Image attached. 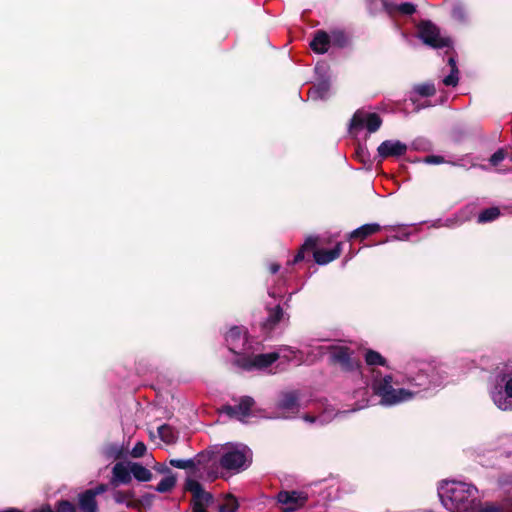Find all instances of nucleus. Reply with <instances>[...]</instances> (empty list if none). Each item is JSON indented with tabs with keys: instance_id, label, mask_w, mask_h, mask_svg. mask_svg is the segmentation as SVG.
I'll return each instance as SVG.
<instances>
[{
	"instance_id": "f257e3e1",
	"label": "nucleus",
	"mask_w": 512,
	"mask_h": 512,
	"mask_svg": "<svg viewBox=\"0 0 512 512\" xmlns=\"http://www.w3.org/2000/svg\"><path fill=\"white\" fill-rule=\"evenodd\" d=\"M477 489L464 482L444 481L438 489L442 504L451 512H464L474 501Z\"/></svg>"
},
{
	"instance_id": "f03ea898",
	"label": "nucleus",
	"mask_w": 512,
	"mask_h": 512,
	"mask_svg": "<svg viewBox=\"0 0 512 512\" xmlns=\"http://www.w3.org/2000/svg\"><path fill=\"white\" fill-rule=\"evenodd\" d=\"M251 461V452L243 444H226L222 447L221 466L226 470L245 469Z\"/></svg>"
},
{
	"instance_id": "7ed1b4c3",
	"label": "nucleus",
	"mask_w": 512,
	"mask_h": 512,
	"mask_svg": "<svg viewBox=\"0 0 512 512\" xmlns=\"http://www.w3.org/2000/svg\"><path fill=\"white\" fill-rule=\"evenodd\" d=\"M373 389L381 397V402L386 405H394L411 399L415 392L406 389H395L392 386L390 376L376 380Z\"/></svg>"
},
{
	"instance_id": "20e7f679",
	"label": "nucleus",
	"mask_w": 512,
	"mask_h": 512,
	"mask_svg": "<svg viewBox=\"0 0 512 512\" xmlns=\"http://www.w3.org/2000/svg\"><path fill=\"white\" fill-rule=\"evenodd\" d=\"M418 34L425 44L434 48L447 47L450 44L449 39L442 37L438 28L429 21H422L419 24Z\"/></svg>"
},
{
	"instance_id": "39448f33",
	"label": "nucleus",
	"mask_w": 512,
	"mask_h": 512,
	"mask_svg": "<svg viewBox=\"0 0 512 512\" xmlns=\"http://www.w3.org/2000/svg\"><path fill=\"white\" fill-rule=\"evenodd\" d=\"M186 489L192 493V512H207L206 507L212 502V495L203 490L201 484L194 479H187Z\"/></svg>"
},
{
	"instance_id": "423d86ee",
	"label": "nucleus",
	"mask_w": 512,
	"mask_h": 512,
	"mask_svg": "<svg viewBox=\"0 0 512 512\" xmlns=\"http://www.w3.org/2000/svg\"><path fill=\"white\" fill-rule=\"evenodd\" d=\"M278 358L279 354L272 352L255 356H242L237 359L236 363L245 370H261L269 367Z\"/></svg>"
},
{
	"instance_id": "0eeeda50",
	"label": "nucleus",
	"mask_w": 512,
	"mask_h": 512,
	"mask_svg": "<svg viewBox=\"0 0 512 512\" xmlns=\"http://www.w3.org/2000/svg\"><path fill=\"white\" fill-rule=\"evenodd\" d=\"M381 119L376 113H368L363 110H358L350 124V131L366 128L369 132H375L381 126Z\"/></svg>"
},
{
	"instance_id": "6e6552de",
	"label": "nucleus",
	"mask_w": 512,
	"mask_h": 512,
	"mask_svg": "<svg viewBox=\"0 0 512 512\" xmlns=\"http://www.w3.org/2000/svg\"><path fill=\"white\" fill-rule=\"evenodd\" d=\"M226 342L229 349L235 353L240 354L246 351L247 335L246 331L240 327H233L230 329L226 336Z\"/></svg>"
},
{
	"instance_id": "1a4fd4ad",
	"label": "nucleus",
	"mask_w": 512,
	"mask_h": 512,
	"mask_svg": "<svg viewBox=\"0 0 512 512\" xmlns=\"http://www.w3.org/2000/svg\"><path fill=\"white\" fill-rule=\"evenodd\" d=\"M132 481L131 462H118L112 468L111 485L117 487L121 484H129Z\"/></svg>"
},
{
	"instance_id": "9d476101",
	"label": "nucleus",
	"mask_w": 512,
	"mask_h": 512,
	"mask_svg": "<svg viewBox=\"0 0 512 512\" xmlns=\"http://www.w3.org/2000/svg\"><path fill=\"white\" fill-rule=\"evenodd\" d=\"M377 151L382 158L399 157L406 153L407 146L398 140H387L379 145Z\"/></svg>"
},
{
	"instance_id": "9b49d317",
	"label": "nucleus",
	"mask_w": 512,
	"mask_h": 512,
	"mask_svg": "<svg viewBox=\"0 0 512 512\" xmlns=\"http://www.w3.org/2000/svg\"><path fill=\"white\" fill-rule=\"evenodd\" d=\"M329 352L332 360L335 363H338L342 368L350 370L353 369L358 364L351 360L349 349L342 346L337 347H329Z\"/></svg>"
},
{
	"instance_id": "f8f14e48",
	"label": "nucleus",
	"mask_w": 512,
	"mask_h": 512,
	"mask_svg": "<svg viewBox=\"0 0 512 512\" xmlns=\"http://www.w3.org/2000/svg\"><path fill=\"white\" fill-rule=\"evenodd\" d=\"M254 404V401L250 397H243L240 400V403L238 406L232 407V406H226L223 408V411L231 416L236 417L240 420H242L244 417L249 415L250 409L252 408Z\"/></svg>"
},
{
	"instance_id": "ddd939ff",
	"label": "nucleus",
	"mask_w": 512,
	"mask_h": 512,
	"mask_svg": "<svg viewBox=\"0 0 512 512\" xmlns=\"http://www.w3.org/2000/svg\"><path fill=\"white\" fill-rule=\"evenodd\" d=\"M277 499L282 504H295L293 508H295L296 510L297 508L302 507L306 503L307 496L301 492L282 491L278 494Z\"/></svg>"
},
{
	"instance_id": "4468645a",
	"label": "nucleus",
	"mask_w": 512,
	"mask_h": 512,
	"mask_svg": "<svg viewBox=\"0 0 512 512\" xmlns=\"http://www.w3.org/2000/svg\"><path fill=\"white\" fill-rule=\"evenodd\" d=\"M341 253V244L338 243L334 249L326 250V249H318L314 251V259L320 264H327L334 259L338 258Z\"/></svg>"
},
{
	"instance_id": "2eb2a0df",
	"label": "nucleus",
	"mask_w": 512,
	"mask_h": 512,
	"mask_svg": "<svg viewBox=\"0 0 512 512\" xmlns=\"http://www.w3.org/2000/svg\"><path fill=\"white\" fill-rule=\"evenodd\" d=\"M495 404L502 410L512 409V377L505 384V396L501 393L493 397Z\"/></svg>"
},
{
	"instance_id": "dca6fc26",
	"label": "nucleus",
	"mask_w": 512,
	"mask_h": 512,
	"mask_svg": "<svg viewBox=\"0 0 512 512\" xmlns=\"http://www.w3.org/2000/svg\"><path fill=\"white\" fill-rule=\"evenodd\" d=\"M79 507L83 512H98L96 497L92 490H87L79 495Z\"/></svg>"
},
{
	"instance_id": "f3484780",
	"label": "nucleus",
	"mask_w": 512,
	"mask_h": 512,
	"mask_svg": "<svg viewBox=\"0 0 512 512\" xmlns=\"http://www.w3.org/2000/svg\"><path fill=\"white\" fill-rule=\"evenodd\" d=\"M329 42V36L325 32L319 31L315 35L310 46L316 53H325L329 48Z\"/></svg>"
},
{
	"instance_id": "a211bd4d",
	"label": "nucleus",
	"mask_w": 512,
	"mask_h": 512,
	"mask_svg": "<svg viewBox=\"0 0 512 512\" xmlns=\"http://www.w3.org/2000/svg\"><path fill=\"white\" fill-rule=\"evenodd\" d=\"M380 231V225L373 223V224H365L358 229L354 230L351 233L352 238H360L361 240L365 239L366 237L377 233Z\"/></svg>"
},
{
	"instance_id": "6ab92c4d",
	"label": "nucleus",
	"mask_w": 512,
	"mask_h": 512,
	"mask_svg": "<svg viewBox=\"0 0 512 512\" xmlns=\"http://www.w3.org/2000/svg\"><path fill=\"white\" fill-rule=\"evenodd\" d=\"M280 408L283 410H287L286 412H283V417H289V413H294L297 408V398L295 394L293 393H287L283 396V399L280 402Z\"/></svg>"
},
{
	"instance_id": "aec40b11",
	"label": "nucleus",
	"mask_w": 512,
	"mask_h": 512,
	"mask_svg": "<svg viewBox=\"0 0 512 512\" xmlns=\"http://www.w3.org/2000/svg\"><path fill=\"white\" fill-rule=\"evenodd\" d=\"M132 475L140 482H147L152 479V473L139 463L131 462Z\"/></svg>"
},
{
	"instance_id": "412c9836",
	"label": "nucleus",
	"mask_w": 512,
	"mask_h": 512,
	"mask_svg": "<svg viewBox=\"0 0 512 512\" xmlns=\"http://www.w3.org/2000/svg\"><path fill=\"white\" fill-rule=\"evenodd\" d=\"M238 506L237 499L228 494L223 497L222 502L219 505V512H236Z\"/></svg>"
},
{
	"instance_id": "4be33fe9",
	"label": "nucleus",
	"mask_w": 512,
	"mask_h": 512,
	"mask_svg": "<svg viewBox=\"0 0 512 512\" xmlns=\"http://www.w3.org/2000/svg\"><path fill=\"white\" fill-rule=\"evenodd\" d=\"M158 433L161 440L167 444L174 443L177 438L175 430L169 425L160 426L158 428Z\"/></svg>"
},
{
	"instance_id": "5701e85b",
	"label": "nucleus",
	"mask_w": 512,
	"mask_h": 512,
	"mask_svg": "<svg viewBox=\"0 0 512 512\" xmlns=\"http://www.w3.org/2000/svg\"><path fill=\"white\" fill-rule=\"evenodd\" d=\"M365 361L370 366H374V365L385 366L386 365V360L382 357V355L373 350L366 351Z\"/></svg>"
},
{
	"instance_id": "b1692460",
	"label": "nucleus",
	"mask_w": 512,
	"mask_h": 512,
	"mask_svg": "<svg viewBox=\"0 0 512 512\" xmlns=\"http://www.w3.org/2000/svg\"><path fill=\"white\" fill-rule=\"evenodd\" d=\"M32 512H53L49 506L41 507ZM57 512H76L75 506L68 501H61L57 505Z\"/></svg>"
},
{
	"instance_id": "393cba45",
	"label": "nucleus",
	"mask_w": 512,
	"mask_h": 512,
	"mask_svg": "<svg viewBox=\"0 0 512 512\" xmlns=\"http://www.w3.org/2000/svg\"><path fill=\"white\" fill-rule=\"evenodd\" d=\"M449 65L451 66V73L444 78L443 82L447 86H455L458 83V69L453 57L449 58Z\"/></svg>"
},
{
	"instance_id": "a878e982",
	"label": "nucleus",
	"mask_w": 512,
	"mask_h": 512,
	"mask_svg": "<svg viewBox=\"0 0 512 512\" xmlns=\"http://www.w3.org/2000/svg\"><path fill=\"white\" fill-rule=\"evenodd\" d=\"M500 215V210L497 207H491L483 212H481L478 216L479 223H486L489 221L495 220Z\"/></svg>"
},
{
	"instance_id": "bb28decb",
	"label": "nucleus",
	"mask_w": 512,
	"mask_h": 512,
	"mask_svg": "<svg viewBox=\"0 0 512 512\" xmlns=\"http://www.w3.org/2000/svg\"><path fill=\"white\" fill-rule=\"evenodd\" d=\"M176 484V478L173 475L164 477L156 487L158 492L164 493L172 490Z\"/></svg>"
},
{
	"instance_id": "cd10ccee",
	"label": "nucleus",
	"mask_w": 512,
	"mask_h": 512,
	"mask_svg": "<svg viewBox=\"0 0 512 512\" xmlns=\"http://www.w3.org/2000/svg\"><path fill=\"white\" fill-rule=\"evenodd\" d=\"M317 244V239L313 237H309L306 239L305 243L302 245L301 249L298 251L294 258V262H299L304 259V252L306 250L314 249Z\"/></svg>"
},
{
	"instance_id": "c85d7f7f",
	"label": "nucleus",
	"mask_w": 512,
	"mask_h": 512,
	"mask_svg": "<svg viewBox=\"0 0 512 512\" xmlns=\"http://www.w3.org/2000/svg\"><path fill=\"white\" fill-rule=\"evenodd\" d=\"M133 497V492L131 491H116L114 493V500L118 504L127 503L128 507H133L132 502L128 501Z\"/></svg>"
},
{
	"instance_id": "c756f323",
	"label": "nucleus",
	"mask_w": 512,
	"mask_h": 512,
	"mask_svg": "<svg viewBox=\"0 0 512 512\" xmlns=\"http://www.w3.org/2000/svg\"><path fill=\"white\" fill-rule=\"evenodd\" d=\"M283 316L282 309L277 306L275 309L270 311L269 318L267 320V323L269 326H273L276 323H278Z\"/></svg>"
},
{
	"instance_id": "7c9ffc66",
	"label": "nucleus",
	"mask_w": 512,
	"mask_h": 512,
	"mask_svg": "<svg viewBox=\"0 0 512 512\" xmlns=\"http://www.w3.org/2000/svg\"><path fill=\"white\" fill-rule=\"evenodd\" d=\"M170 464L179 469H190L195 468V464L193 460H182V459H172L170 460Z\"/></svg>"
},
{
	"instance_id": "2f4dec72",
	"label": "nucleus",
	"mask_w": 512,
	"mask_h": 512,
	"mask_svg": "<svg viewBox=\"0 0 512 512\" xmlns=\"http://www.w3.org/2000/svg\"><path fill=\"white\" fill-rule=\"evenodd\" d=\"M416 92L421 96H430L435 93V88L432 84H423L415 88Z\"/></svg>"
},
{
	"instance_id": "473e14b6",
	"label": "nucleus",
	"mask_w": 512,
	"mask_h": 512,
	"mask_svg": "<svg viewBox=\"0 0 512 512\" xmlns=\"http://www.w3.org/2000/svg\"><path fill=\"white\" fill-rule=\"evenodd\" d=\"M396 10L404 15H411L416 11V7L412 3H402L396 6Z\"/></svg>"
},
{
	"instance_id": "72a5a7b5",
	"label": "nucleus",
	"mask_w": 512,
	"mask_h": 512,
	"mask_svg": "<svg viewBox=\"0 0 512 512\" xmlns=\"http://www.w3.org/2000/svg\"><path fill=\"white\" fill-rule=\"evenodd\" d=\"M146 452V445L143 442H137L131 450V456L134 458L142 457Z\"/></svg>"
},
{
	"instance_id": "f704fd0d",
	"label": "nucleus",
	"mask_w": 512,
	"mask_h": 512,
	"mask_svg": "<svg viewBox=\"0 0 512 512\" xmlns=\"http://www.w3.org/2000/svg\"><path fill=\"white\" fill-rule=\"evenodd\" d=\"M423 162L426 164H442V163H445V160L442 156L430 155V156H426L423 159Z\"/></svg>"
},
{
	"instance_id": "c9c22d12",
	"label": "nucleus",
	"mask_w": 512,
	"mask_h": 512,
	"mask_svg": "<svg viewBox=\"0 0 512 512\" xmlns=\"http://www.w3.org/2000/svg\"><path fill=\"white\" fill-rule=\"evenodd\" d=\"M505 158V152L503 150H498L495 152L491 158L490 162L492 165L496 166L498 165L503 159Z\"/></svg>"
},
{
	"instance_id": "e433bc0d",
	"label": "nucleus",
	"mask_w": 512,
	"mask_h": 512,
	"mask_svg": "<svg viewBox=\"0 0 512 512\" xmlns=\"http://www.w3.org/2000/svg\"><path fill=\"white\" fill-rule=\"evenodd\" d=\"M304 419L306 421H309V422H315L316 421V418L315 417H312V416H305ZM317 419L319 420L320 423H326L328 422L331 417L329 415H327L326 413H323L322 415L318 416Z\"/></svg>"
},
{
	"instance_id": "4c0bfd02",
	"label": "nucleus",
	"mask_w": 512,
	"mask_h": 512,
	"mask_svg": "<svg viewBox=\"0 0 512 512\" xmlns=\"http://www.w3.org/2000/svg\"><path fill=\"white\" fill-rule=\"evenodd\" d=\"M480 512H503L502 509L494 505H487L483 507Z\"/></svg>"
},
{
	"instance_id": "58836bf2",
	"label": "nucleus",
	"mask_w": 512,
	"mask_h": 512,
	"mask_svg": "<svg viewBox=\"0 0 512 512\" xmlns=\"http://www.w3.org/2000/svg\"><path fill=\"white\" fill-rule=\"evenodd\" d=\"M106 491V485L101 484L95 489L92 490L93 496L96 497L98 494L104 493Z\"/></svg>"
},
{
	"instance_id": "ea45409f",
	"label": "nucleus",
	"mask_w": 512,
	"mask_h": 512,
	"mask_svg": "<svg viewBox=\"0 0 512 512\" xmlns=\"http://www.w3.org/2000/svg\"><path fill=\"white\" fill-rule=\"evenodd\" d=\"M278 270H279V265H277V264H272V265L270 266V271H271V273H273V274H274V273H276Z\"/></svg>"
},
{
	"instance_id": "a19ab883",
	"label": "nucleus",
	"mask_w": 512,
	"mask_h": 512,
	"mask_svg": "<svg viewBox=\"0 0 512 512\" xmlns=\"http://www.w3.org/2000/svg\"><path fill=\"white\" fill-rule=\"evenodd\" d=\"M295 508H286L283 512H294Z\"/></svg>"
},
{
	"instance_id": "79ce46f5",
	"label": "nucleus",
	"mask_w": 512,
	"mask_h": 512,
	"mask_svg": "<svg viewBox=\"0 0 512 512\" xmlns=\"http://www.w3.org/2000/svg\"><path fill=\"white\" fill-rule=\"evenodd\" d=\"M216 477H217L216 475H211V474L208 475V479H210V480H214Z\"/></svg>"
},
{
	"instance_id": "37998d69",
	"label": "nucleus",
	"mask_w": 512,
	"mask_h": 512,
	"mask_svg": "<svg viewBox=\"0 0 512 512\" xmlns=\"http://www.w3.org/2000/svg\"><path fill=\"white\" fill-rule=\"evenodd\" d=\"M416 385H418V386H422V385H424V383H422V382H418V383H416Z\"/></svg>"
}]
</instances>
